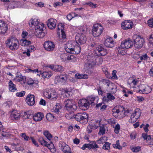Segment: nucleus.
I'll use <instances>...</instances> for the list:
<instances>
[{
	"label": "nucleus",
	"instance_id": "1",
	"mask_svg": "<svg viewBox=\"0 0 153 153\" xmlns=\"http://www.w3.org/2000/svg\"><path fill=\"white\" fill-rule=\"evenodd\" d=\"M18 40L15 37H11L7 40L6 43L7 47L11 50H17L19 48Z\"/></svg>",
	"mask_w": 153,
	"mask_h": 153
},
{
	"label": "nucleus",
	"instance_id": "2",
	"mask_svg": "<svg viewBox=\"0 0 153 153\" xmlns=\"http://www.w3.org/2000/svg\"><path fill=\"white\" fill-rule=\"evenodd\" d=\"M96 59L94 55L92 53L89 54L87 59L85 62V67H93L98 66V64L96 63Z\"/></svg>",
	"mask_w": 153,
	"mask_h": 153
},
{
	"label": "nucleus",
	"instance_id": "3",
	"mask_svg": "<svg viewBox=\"0 0 153 153\" xmlns=\"http://www.w3.org/2000/svg\"><path fill=\"white\" fill-rule=\"evenodd\" d=\"M88 115L85 112L79 113L74 115V118L78 122L87 123L88 121Z\"/></svg>",
	"mask_w": 153,
	"mask_h": 153
},
{
	"label": "nucleus",
	"instance_id": "4",
	"mask_svg": "<svg viewBox=\"0 0 153 153\" xmlns=\"http://www.w3.org/2000/svg\"><path fill=\"white\" fill-rule=\"evenodd\" d=\"M103 30L102 26L99 24H95L94 25L92 29V34L94 37H97L100 36Z\"/></svg>",
	"mask_w": 153,
	"mask_h": 153
},
{
	"label": "nucleus",
	"instance_id": "5",
	"mask_svg": "<svg viewBox=\"0 0 153 153\" xmlns=\"http://www.w3.org/2000/svg\"><path fill=\"white\" fill-rule=\"evenodd\" d=\"M66 109L68 111H74L77 108V106L74 104L72 100L68 99L64 102Z\"/></svg>",
	"mask_w": 153,
	"mask_h": 153
},
{
	"label": "nucleus",
	"instance_id": "6",
	"mask_svg": "<svg viewBox=\"0 0 153 153\" xmlns=\"http://www.w3.org/2000/svg\"><path fill=\"white\" fill-rule=\"evenodd\" d=\"M68 75L66 74L56 76L55 79V82L56 84H65L67 82Z\"/></svg>",
	"mask_w": 153,
	"mask_h": 153
},
{
	"label": "nucleus",
	"instance_id": "7",
	"mask_svg": "<svg viewBox=\"0 0 153 153\" xmlns=\"http://www.w3.org/2000/svg\"><path fill=\"white\" fill-rule=\"evenodd\" d=\"M39 26L35 27V34L37 37L41 38L45 36V33L43 32V28L44 27L43 24H39Z\"/></svg>",
	"mask_w": 153,
	"mask_h": 153
},
{
	"label": "nucleus",
	"instance_id": "8",
	"mask_svg": "<svg viewBox=\"0 0 153 153\" xmlns=\"http://www.w3.org/2000/svg\"><path fill=\"white\" fill-rule=\"evenodd\" d=\"M135 39H134V46L137 48H141L144 42V39L139 36H134Z\"/></svg>",
	"mask_w": 153,
	"mask_h": 153
},
{
	"label": "nucleus",
	"instance_id": "9",
	"mask_svg": "<svg viewBox=\"0 0 153 153\" xmlns=\"http://www.w3.org/2000/svg\"><path fill=\"white\" fill-rule=\"evenodd\" d=\"M95 54L97 56H104L107 53V50L102 45H98L94 49Z\"/></svg>",
	"mask_w": 153,
	"mask_h": 153
},
{
	"label": "nucleus",
	"instance_id": "10",
	"mask_svg": "<svg viewBox=\"0 0 153 153\" xmlns=\"http://www.w3.org/2000/svg\"><path fill=\"white\" fill-rule=\"evenodd\" d=\"M76 42L78 45L85 43L86 41L87 38L84 34L78 33L75 36Z\"/></svg>",
	"mask_w": 153,
	"mask_h": 153
},
{
	"label": "nucleus",
	"instance_id": "11",
	"mask_svg": "<svg viewBox=\"0 0 153 153\" xmlns=\"http://www.w3.org/2000/svg\"><path fill=\"white\" fill-rule=\"evenodd\" d=\"M140 114L141 111L140 109L138 108L136 109L134 112L131 115V118L129 120V122L133 123L136 122Z\"/></svg>",
	"mask_w": 153,
	"mask_h": 153
},
{
	"label": "nucleus",
	"instance_id": "12",
	"mask_svg": "<svg viewBox=\"0 0 153 153\" xmlns=\"http://www.w3.org/2000/svg\"><path fill=\"white\" fill-rule=\"evenodd\" d=\"M98 148V145L95 141H93L90 142V143L89 144H85L82 147L81 149L82 150H85L86 148H88L89 149H94L97 150Z\"/></svg>",
	"mask_w": 153,
	"mask_h": 153
},
{
	"label": "nucleus",
	"instance_id": "13",
	"mask_svg": "<svg viewBox=\"0 0 153 153\" xmlns=\"http://www.w3.org/2000/svg\"><path fill=\"white\" fill-rule=\"evenodd\" d=\"M59 147L64 153H71V151L70 147L64 142H61L59 143Z\"/></svg>",
	"mask_w": 153,
	"mask_h": 153
},
{
	"label": "nucleus",
	"instance_id": "14",
	"mask_svg": "<svg viewBox=\"0 0 153 153\" xmlns=\"http://www.w3.org/2000/svg\"><path fill=\"white\" fill-rule=\"evenodd\" d=\"M133 45L132 41L130 39H126L121 42L120 48H128L131 47Z\"/></svg>",
	"mask_w": 153,
	"mask_h": 153
},
{
	"label": "nucleus",
	"instance_id": "15",
	"mask_svg": "<svg viewBox=\"0 0 153 153\" xmlns=\"http://www.w3.org/2000/svg\"><path fill=\"white\" fill-rule=\"evenodd\" d=\"M44 47L46 50L51 51L54 50L55 45L53 42L48 41L45 42L44 44Z\"/></svg>",
	"mask_w": 153,
	"mask_h": 153
},
{
	"label": "nucleus",
	"instance_id": "16",
	"mask_svg": "<svg viewBox=\"0 0 153 153\" xmlns=\"http://www.w3.org/2000/svg\"><path fill=\"white\" fill-rule=\"evenodd\" d=\"M45 96L48 98L56 99L57 97V94L54 90H48L44 92Z\"/></svg>",
	"mask_w": 153,
	"mask_h": 153
},
{
	"label": "nucleus",
	"instance_id": "17",
	"mask_svg": "<svg viewBox=\"0 0 153 153\" xmlns=\"http://www.w3.org/2000/svg\"><path fill=\"white\" fill-rule=\"evenodd\" d=\"M90 103V102H88L87 100L85 99H82L78 102L79 106L83 108L85 110H87L89 108Z\"/></svg>",
	"mask_w": 153,
	"mask_h": 153
},
{
	"label": "nucleus",
	"instance_id": "18",
	"mask_svg": "<svg viewBox=\"0 0 153 153\" xmlns=\"http://www.w3.org/2000/svg\"><path fill=\"white\" fill-rule=\"evenodd\" d=\"M64 27L61 23H60L58 25V29L59 30H61V34L59 36V40L61 42H63L64 40L66 38V35L64 31L63 30Z\"/></svg>",
	"mask_w": 153,
	"mask_h": 153
},
{
	"label": "nucleus",
	"instance_id": "19",
	"mask_svg": "<svg viewBox=\"0 0 153 153\" xmlns=\"http://www.w3.org/2000/svg\"><path fill=\"white\" fill-rule=\"evenodd\" d=\"M133 25V22L130 20H125L121 24L122 28L125 30L131 29Z\"/></svg>",
	"mask_w": 153,
	"mask_h": 153
},
{
	"label": "nucleus",
	"instance_id": "20",
	"mask_svg": "<svg viewBox=\"0 0 153 153\" xmlns=\"http://www.w3.org/2000/svg\"><path fill=\"white\" fill-rule=\"evenodd\" d=\"M152 89L151 88L148 86H145L143 85H141L139 92L140 93L147 94L151 91Z\"/></svg>",
	"mask_w": 153,
	"mask_h": 153
},
{
	"label": "nucleus",
	"instance_id": "21",
	"mask_svg": "<svg viewBox=\"0 0 153 153\" xmlns=\"http://www.w3.org/2000/svg\"><path fill=\"white\" fill-rule=\"evenodd\" d=\"M74 45L73 44L72 42H70L67 43L65 47L66 51L68 53L72 54H74L75 52L73 51Z\"/></svg>",
	"mask_w": 153,
	"mask_h": 153
},
{
	"label": "nucleus",
	"instance_id": "22",
	"mask_svg": "<svg viewBox=\"0 0 153 153\" xmlns=\"http://www.w3.org/2000/svg\"><path fill=\"white\" fill-rule=\"evenodd\" d=\"M104 45L108 48H112L114 46V43L113 39L109 37L106 39L104 41Z\"/></svg>",
	"mask_w": 153,
	"mask_h": 153
},
{
	"label": "nucleus",
	"instance_id": "23",
	"mask_svg": "<svg viewBox=\"0 0 153 153\" xmlns=\"http://www.w3.org/2000/svg\"><path fill=\"white\" fill-rule=\"evenodd\" d=\"M56 20L51 18L48 20L47 24L48 27L51 29L55 28L56 24Z\"/></svg>",
	"mask_w": 153,
	"mask_h": 153
},
{
	"label": "nucleus",
	"instance_id": "24",
	"mask_svg": "<svg viewBox=\"0 0 153 153\" xmlns=\"http://www.w3.org/2000/svg\"><path fill=\"white\" fill-rule=\"evenodd\" d=\"M26 102L29 105H33L35 102L34 95L32 94H28L26 97Z\"/></svg>",
	"mask_w": 153,
	"mask_h": 153
},
{
	"label": "nucleus",
	"instance_id": "25",
	"mask_svg": "<svg viewBox=\"0 0 153 153\" xmlns=\"http://www.w3.org/2000/svg\"><path fill=\"white\" fill-rule=\"evenodd\" d=\"M7 24L4 21L0 20V33L4 34L7 31Z\"/></svg>",
	"mask_w": 153,
	"mask_h": 153
},
{
	"label": "nucleus",
	"instance_id": "26",
	"mask_svg": "<svg viewBox=\"0 0 153 153\" xmlns=\"http://www.w3.org/2000/svg\"><path fill=\"white\" fill-rule=\"evenodd\" d=\"M144 140H146L149 146L153 145V138H151L150 135H148L146 134L143 133L142 134Z\"/></svg>",
	"mask_w": 153,
	"mask_h": 153
},
{
	"label": "nucleus",
	"instance_id": "27",
	"mask_svg": "<svg viewBox=\"0 0 153 153\" xmlns=\"http://www.w3.org/2000/svg\"><path fill=\"white\" fill-rule=\"evenodd\" d=\"M87 100L88 102H90V104L91 105H94L97 102L98 98L97 97L91 96L88 97Z\"/></svg>",
	"mask_w": 153,
	"mask_h": 153
},
{
	"label": "nucleus",
	"instance_id": "28",
	"mask_svg": "<svg viewBox=\"0 0 153 153\" xmlns=\"http://www.w3.org/2000/svg\"><path fill=\"white\" fill-rule=\"evenodd\" d=\"M115 97L110 93H107L106 96H104L102 98V100L104 102H108L110 101H111L115 99Z\"/></svg>",
	"mask_w": 153,
	"mask_h": 153
},
{
	"label": "nucleus",
	"instance_id": "29",
	"mask_svg": "<svg viewBox=\"0 0 153 153\" xmlns=\"http://www.w3.org/2000/svg\"><path fill=\"white\" fill-rule=\"evenodd\" d=\"M20 2L18 1H13L8 4L7 9H13L18 7V5L19 4Z\"/></svg>",
	"mask_w": 153,
	"mask_h": 153
},
{
	"label": "nucleus",
	"instance_id": "30",
	"mask_svg": "<svg viewBox=\"0 0 153 153\" xmlns=\"http://www.w3.org/2000/svg\"><path fill=\"white\" fill-rule=\"evenodd\" d=\"M29 25L31 27L34 26L35 27H37V26H39V24H43L42 23H40L38 21V19H31L30 20Z\"/></svg>",
	"mask_w": 153,
	"mask_h": 153
},
{
	"label": "nucleus",
	"instance_id": "31",
	"mask_svg": "<svg viewBox=\"0 0 153 153\" xmlns=\"http://www.w3.org/2000/svg\"><path fill=\"white\" fill-rule=\"evenodd\" d=\"M44 117V115L42 113L39 112L36 114L33 117V120L36 121H40Z\"/></svg>",
	"mask_w": 153,
	"mask_h": 153
},
{
	"label": "nucleus",
	"instance_id": "32",
	"mask_svg": "<svg viewBox=\"0 0 153 153\" xmlns=\"http://www.w3.org/2000/svg\"><path fill=\"white\" fill-rule=\"evenodd\" d=\"M10 117L13 120H17L20 118V114L17 112H14L11 114Z\"/></svg>",
	"mask_w": 153,
	"mask_h": 153
},
{
	"label": "nucleus",
	"instance_id": "33",
	"mask_svg": "<svg viewBox=\"0 0 153 153\" xmlns=\"http://www.w3.org/2000/svg\"><path fill=\"white\" fill-rule=\"evenodd\" d=\"M9 90L12 92H14L17 89L16 87V85L13 83L10 80L9 83Z\"/></svg>",
	"mask_w": 153,
	"mask_h": 153
},
{
	"label": "nucleus",
	"instance_id": "34",
	"mask_svg": "<svg viewBox=\"0 0 153 153\" xmlns=\"http://www.w3.org/2000/svg\"><path fill=\"white\" fill-rule=\"evenodd\" d=\"M75 76L76 78L78 79H86L88 78V77L87 75L85 74H77L75 75Z\"/></svg>",
	"mask_w": 153,
	"mask_h": 153
},
{
	"label": "nucleus",
	"instance_id": "35",
	"mask_svg": "<svg viewBox=\"0 0 153 153\" xmlns=\"http://www.w3.org/2000/svg\"><path fill=\"white\" fill-rule=\"evenodd\" d=\"M20 43L22 46H25L31 44V42L26 39L24 40L22 39L20 41Z\"/></svg>",
	"mask_w": 153,
	"mask_h": 153
},
{
	"label": "nucleus",
	"instance_id": "36",
	"mask_svg": "<svg viewBox=\"0 0 153 153\" xmlns=\"http://www.w3.org/2000/svg\"><path fill=\"white\" fill-rule=\"evenodd\" d=\"M74 111H71L65 114V117L68 119H71L74 118V115L73 112Z\"/></svg>",
	"mask_w": 153,
	"mask_h": 153
},
{
	"label": "nucleus",
	"instance_id": "37",
	"mask_svg": "<svg viewBox=\"0 0 153 153\" xmlns=\"http://www.w3.org/2000/svg\"><path fill=\"white\" fill-rule=\"evenodd\" d=\"M107 140V137L104 136L101 137L99 140H97V143L99 144H102Z\"/></svg>",
	"mask_w": 153,
	"mask_h": 153
},
{
	"label": "nucleus",
	"instance_id": "38",
	"mask_svg": "<svg viewBox=\"0 0 153 153\" xmlns=\"http://www.w3.org/2000/svg\"><path fill=\"white\" fill-rule=\"evenodd\" d=\"M52 74L49 72H44L42 73V76L44 78H48L50 77L52 75Z\"/></svg>",
	"mask_w": 153,
	"mask_h": 153
},
{
	"label": "nucleus",
	"instance_id": "39",
	"mask_svg": "<svg viewBox=\"0 0 153 153\" xmlns=\"http://www.w3.org/2000/svg\"><path fill=\"white\" fill-rule=\"evenodd\" d=\"M54 116L51 113L48 114L46 115L47 119L50 122H52L54 120Z\"/></svg>",
	"mask_w": 153,
	"mask_h": 153
},
{
	"label": "nucleus",
	"instance_id": "40",
	"mask_svg": "<svg viewBox=\"0 0 153 153\" xmlns=\"http://www.w3.org/2000/svg\"><path fill=\"white\" fill-rule=\"evenodd\" d=\"M111 143L108 142H105L102 146L103 149L106 150H109L110 149V146Z\"/></svg>",
	"mask_w": 153,
	"mask_h": 153
},
{
	"label": "nucleus",
	"instance_id": "41",
	"mask_svg": "<svg viewBox=\"0 0 153 153\" xmlns=\"http://www.w3.org/2000/svg\"><path fill=\"white\" fill-rule=\"evenodd\" d=\"M51 69L56 72H62L64 71L63 68H51Z\"/></svg>",
	"mask_w": 153,
	"mask_h": 153
},
{
	"label": "nucleus",
	"instance_id": "42",
	"mask_svg": "<svg viewBox=\"0 0 153 153\" xmlns=\"http://www.w3.org/2000/svg\"><path fill=\"white\" fill-rule=\"evenodd\" d=\"M105 128L103 126H100V131L98 134L99 135H103L105 133Z\"/></svg>",
	"mask_w": 153,
	"mask_h": 153
},
{
	"label": "nucleus",
	"instance_id": "43",
	"mask_svg": "<svg viewBox=\"0 0 153 153\" xmlns=\"http://www.w3.org/2000/svg\"><path fill=\"white\" fill-rule=\"evenodd\" d=\"M44 135L48 138L49 140H50L52 137V135L48 131H46L44 132Z\"/></svg>",
	"mask_w": 153,
	"mask_h": 153
},
{
	"label": "nucleus",
	"instance_id": "44",
	"mask_svg": "<svg viewBox=\"0 0 153 153\" xmlns=\"http://www.w3.org/2000/svg\"><path fill=\"white\" fill-rule=\"evenodd\" d=\"M74 50L73 49V51L75 52L74 54L78 53L80 52V46L78 45L76 46H74Z\"/></svg>",
	"mask_w": 153,
	"mask_h": 153
},
{
	"label": "nucleus",
	"instance_id": "45",
	"mask_svg": "<svg viewBox=\"0 0 153 153\" xmlns=\"http://www.w3.org/2000/svg\"><path fill=\"white\" fill-rule=\"evenodd\" d=\"M33 72V73L35 72V73H37V75L40 76V74H42V72L40 71H38V70L37 69H35L34 70H31L30 69H28V71L27 72Z\"/></svg>",
	"mask_w": 153,
	"mask_h": 153
},
{
	"label": "nucleus",
	"instance_id": "46",
	"mask_svg": "<svg viewBox=\"0 0 153 153\" xmlns=\"http://www.w3.org/2000/svg\"><path fill=\"white\" fill-rule=\"evenodd\" d=\"M15 149L17 150H24L23 145L17 144L15 145Z\"/></svg>",
	"mask_w": 153,
	"mask_h": 153
},
{
	"label": "nucleus",
	"instance_id": "47",
	"mask_svg": "<svg viewBox=\"0 0 153 153\" xmlns=\"http://www.w3.org/2000/svg\"><path fill=\"white\" fill-rule=\"evenodd\" d=\"M113 146L114 148L118 149H122V147L120 145L119 140L117 141L116 144H113Z\"/></svg>",
	"mask_w": 153,
	"mask_h": 153
},
{
	"label": "nucleus",
	"instance_id": "48",
	"mask_svg": "<svg viewBox=\"0 0 153 153\" xmlns=\"http://www.w3.org/2000/svg\"><path fill=\"white\" fill-rule=\"evenodd\" d=\"M101 82L104 85L108 87L109 86L111 83L110 81L108 79H103L102 80Z\"/></svg>",
	"mask_w": 153,
	"mask_h": 153
},
{
	"label": "nucleus",
	"instance_id": "49",
	"mask_svg": "<svg viewBox=\"0 0 153 153\" xmlns=\"http://www.w3.org/2000/svg\"><path fill=\"white\" fill-rule=\"evenodd\" d=\"M20 136L26 141H28L30 139L29 137L25 133L21 134Z\"/></svg>",
	"mask_w": 153,
	"mask_h": 153
},
{
	"label": "nucleus",
	"instance_id": "50",
	"mask_svg": "<svg viewBox=\"0 0 153 153\" xmlns=\"http://www.w3.org/2000/svg\"><path fill=\"white\" fill-rule=\"evenodd\" d=\"M131 150L134 152H138L141 150V147L140 146L134 147L131 149Z\"/></svg>",
	"mask_w": 153,
	"mask_h": 153
},
{
	"label": "nucleus",
	"instance_id": "51",
	"mask_svg": "<svg viewBox=\"0 0 153 153\" xmlns=\"http://www.w3.org/2000/svg\"><path fill=\"white\" fill-rule=\"evenodd\" d=\"M108 123L112 126H114L115 123H116L115 120L113 118H111L108 120Z\"/></svg>",
	"mask_w": 153,
	"mask_h": 153
},
{
	"label": "nucleus",
	"instance_id": "52",
	"mask_svg": "<svg viewBox=\"0 0 153 153\" xmlns=\"http://www.w3.org/2000/svg\"><path fill=\"white\" fill-rule=\"evenodd\" d=\"M131 80L130 79H129V80L128 81V84H132L134 85H135L137 84L138 81L137 79H132L131 82H129V81Z\"/></svg>",
	"mask_w": 153,
	"mask_h": 153
},
{
	"label": "nucleus",
	"instance_id": "53",
	"mask_svg": "<svg viewBox=\"0 0 153 153\" xmlns=\"http://www.w3.org/2000/svg\"><path fill=\"white\" fill-rule=\"evenodd\" d=\"M25 92L24 91H22L21 92H17L16 93V96L17 97H23L25 94Z\"/></svg>",
	"mask_w": 153,
	"mask_h": 153
},
{
	"label": "nucleus",
	"instance_id": "54",
	"mask_svg": "<svg viewBox=\"0 0 153 153\" xmlns=\"http://www.w3.org/2000/svg\"><path fill=\"white\" fill-rule=\"evenodd\" d=\"M32 112L30 111H27V114L26 118L28 119H31L33 118V117Z\"/></svg>",
	"mask_w": 153,
	"mask_h": 153
},
{
	"label": "nucleus",
	"instance_id": "55",
	"mask_svg": "<svg viewBox=\"0 0 153 153\" xmlns=\"http://www.w3.org/2000/svg\"><path fill=\"white\" fill-rule=\"evenodd\" d=\"M39 142L40 143L41 145H43L45 146L47 144V142L43 138H41L39 140Z\"/></svg>",
	"mask_w": 153,
	"mask_h": 153
},
{
	"label": "nucleus",
	"instance_id": "56",
	"mask_svg": "<svg viewBox=\"0 0 153 153\" xmlns=\"http://www.w3.org/2000/svg\"><path fill=\"white\" fill-rule=\"evenodd\" d=\"M149 57L146 54H144L141 56H140V58L141 60H146Z\"/></svg>",
	"mask_w": 153,
	"mask_h": 153
},
{
	"label": "nucleus",
	"instance_id": "57",
	"mask_svg": "<svg viewBox=\"0 0 153 153\" xmlns=\"http://www.w3.org/2000/svg\"><path fill=\"white\" fill-rule=\"evenodd\" d=\"M93 68H86L85 69V72L88 74H90L93 71Z\"/></svg>",
	"mask_w": 153,
	"mask_h": 153
},
{
	"label": "nucleus",
	"instance_id": "58",
	"mask_svg": "<svg viewBox=\"0 0 153 153\" xmlns=\"http://www.w3.org/2000/svg\"><path fill=\"white\" fill-rule=\"evenodd\" d=\"M24 79V77L22 76L21 75L20 76H17L15 79L16 81L20 82L23 79Z\"/></svg>",
	"mask_w": 153,
	"mask_h": 153
},
{
	"label": "nucleus",
	"instance_id": "59",
	"mask_svg": "<svg viewBox=\"0 0 153 153\" xmlns=\"http://www.w3.org/2000/svg\"><path fill=\"white\" fill-rule=\"evenodd\" d=\"M61 94L63 95L64 97H68L69 96L68 91H62L61 92Z\"/></svg>",
	"mask_w": 153,
	"mask_h": 153
},
{
	"label": "nucleus",
	"instance_id": "60",
	"mask_svg": "<svg viewBox=\"0 0 153 153\" xmlns=\"http://www.w3.org/2000/svg\"><path fill=\"white\" fill-rule=\"evenodd\" d=\"M34 4L36 7H44V3L42 2H40L38 3H35Z\"/></svg>",
	"mask_w": 153,
	"mask_h": 153
},
{
	"label": "nucleus",
	"instance_id": "61",
	"mask_svg": "<svg viewBox=\"0 0 153 153\" xmlns=\"http://www.w3.org/2000/svg\"><path fill=\"white\" fill-rule=\"evenodd\" d=\"M148 25L150 27H153V19H151L148 21Z\"/></svg>",
	"mask_w": 153,
	"mask_h": 153
},
{
	"label": "nucleus",
	"instance_id": "62",
	"mask_svg": "<svg viewBox=\"0 0 153 153\" xmlns=\"http://www.w3.org/2000/svg\"><path fill=\"white\" fill-rule=\"evenodd\" d=\"M30 138L33 143L35 145V146H36L37 147L39 146V145L36 142V140H35L34 138L33 137H30Z\"/></svg>",
	"mask_w": 153,
	"mask_h": 153
},
{
	"label": "nucleus",
	"instance_id": "63",
	"mask_svg": "<svg viewBox=\"0 0 153 153\" xmlns=\"http://www.w3.org/2000/svg\"><path fill=\"white\" fill-rule=\"evenodd\" d=\"M45 146L47 147L50 150L55 147L52 143H51L50 144L47 143Z\"/></svg>",
	"mask_w": 153,
	"mask_h": 153
},
{
	"label": "nucleus",
	"instance_id": "64",
	"mask_svg": "<svg viewBox=\"0 0 153 153\" xmlns=\"http://www.w3.org/2000/svg\"><path fill=\"white\" fill-rule=\"evenodd\" d=\"M74 17H73L71 13H69L67 16V19L69 21L71 20Z\"/></svg>",
	"mask_w": 153,
	"mask_h": 153
}]
</instances>
